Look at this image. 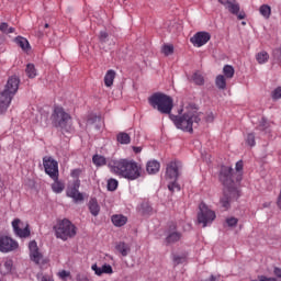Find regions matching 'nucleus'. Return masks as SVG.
Segmentation results:
<instances>
[{
	"instance_id": "nucleus-1",
	"label": "nucleus",
	"mask_w": 281,
	"mask_h": 281,
	"mask_svg": "<svg viewBox=\"0 0 281 281\" xmlns=\"http://www.w3.org/2000/svg\"><path fill=\"white\" fill-rule=\"evenodd\" d=\"M148 103L153 109H157L162 115H169L170 120L173 121V124L180 131L184 133H194V128H198L201 123L202 112H199L196 104L190 103L187 106V113L181 116L170 114L175 108V101L170 95L164 92H155L148 98Z\"/></svg>"
},
{
	"instance_id": "nucleus-2",
	"label": "nucleus",
	"mask_w": 281,
	"mask_h": 281,
	"mask_svg": "<svg viewBox=\"0 0 281 281\" xmlns=\"http://www.w3.org/2000/svg\"><path fill=\"white\" fill-rule=\"evenodd\" d=\"M243 160L236 162V171L234 168L222 166L220 170V181L224 186L223 195L220 199V203L224 210H229L232 203L240 199V191L238 190V183L243 181Z\"/></svg>"
},
{
	"instance_id": "nucleus-3",
	"label": "nucleus",
	"mask_w": 281,
	"mask_h": 281,
	"mask_svg": "<svg viewBox=\"0 0 281 281\" xmlns=\"http://www.w3.org/2000/svg\"><path fill=\"white\" fill-rule=\"evenodd\" d=\"M108 166L111 168L112 172L130 181H135V179L142 177V167L137 166L135 161H128L126 159L111 160Z\"/></svg>"
},
{
	"instance_id": "nucleus-4",
	"label": "nucleus",
	"mask_w": 281,
	"mask_h": 281,
	"mask_svg": "<svg viewBox=\"0 0 281 281\" xmlns=\"http://www.w3.org/2000/svg\"><path fill=\"white\" fill-rule=\"evenodd\" d=\"M20 82L21 80L16 76L8 79L4 90L0 92V113L8 111L10 102H12V99L16 95V91H19Z\"/></svg>"
},
{
	"instance_id": "nucleus-5",
	"label": "nucleus",
	"mask_w": 281,
	"mask_h": 281,
	"mask_svg": "<svg viewBox=\"0 0 281 281\" xmlns=\"http://www.w3.org/2000/svg\"><path fill=\"white\" fill-rule=\"evenodd\" d=\"M50 120L53 126L60 130L61 133H71V115L65 112V109L58 106L55 108Z\"/></svg>"
},
{
	"instance_id": "nucleus-6",
	"label": "nucleus",
	"mask_w": 281,
	"mask_h": 281,
	"mask_svg": "<svg viewBox=\"0 0 281 281\" xmlns=\"http://www.w3.org/2000/svg\"><path fill=\"white\" fill-rule=\"evenodd\" d=\"M55 234L57 238L61 240H68V238H74L76 236V227L71 221L64 218L57 222V225L54 226Z\"/></svg>"
},
{
	"instance_id": "nucleus-7",
	"label": "nucleus",
	"mask_w": 281,
	"mask_h": 281,
	"mask_svg": "<svg viewBox=\"0 0 281 281\" xmlns=\"http://www.w3.org/2000/svg\"><path fill=\"white\" fill-rule=\"evenodd\" d=\"M216 220V213L205 204V202H201L199 204L198 212V224L202 225V227H207V225H212Z\"/></svg>"
},
{
	"instance_id": "nucleus-8",
	"label": "nucleus",
	"mask_w": 281,
	"mask_h": 281,
	"mask_svg": "<svg viewBox=\"0 0 281 281\" xmlns=\"http://www.w3.org/2000/svg\"><path fill=\"white\" fill-rule=\"evenodd\" d=\"M43 166L46 175H48L50 179H58V161L52 156H45L43 158Z\"/></svg>"
},
{
	"instance_id": "nucleus-9",
	"label": "nucleus",
	"mask_w": 281,
	"mask_h": 281,
	"mask_svg": "<svg viewBox=\"0 0 281 281\" xmlns=\"http://www.w3.org/2000/svg\"><path fill=\"white\" fill-rule=\"evenodd\" d=\"M19 249V243L11 237L0 236V251L2 254H8Z\"/></svg>"
},
{
	"instance_id": "nucleus-10",
	"label": "nucleus",
	"mask_w": 281,
	"mask_h": 281,
	"mask_svg": "<svg viewBox=\"0 0 281 281\" xmlns=\"http://www.w3.org/2000/svg\"><path fill=\"white\" fill-rule=\"evenodd\" d=\"M210 38H212V35L205 31H202L192 36L190 41L195 47H203V45H205Z\"/></svg>"
},
{
	"instance_id": "nucleus-11",
	"label": "nucleus",
	"mask_w": 281,
	"mask_h": 281,
	"mask_svg": "<svg viewBox=\"0 0 281 281\" xmlns=\"http://www.w3.org/2000/svg\"><path fill=\"white\" fill-rule=\"evenodd\" d=\"M30 249V258L35 265H41L43 262V254L38 251V245L36 244V240H32L29 244Z\"/></svg>"
},
{
	"instance_id": "nucleus-12",
	"label": "nucleus",
	"mask_w": 281,
	"mask_h": 281,
	"mask_svg": "<svg viewBox=\"0 0 281 281\" xmlns=\"http://www.w3.org/2000/svg\"><path fill=\"white\" fill-rule=\"evenodd\" d=\"M166 177L170 179V181H177L179 179V162H170L167 165Z\"/></svg>"
},
{
	"instance_id": "nucleus-13",
	"label": "nucleus",
	"mask_w": 281,
	"mask_h": 281,
	"mask_svg": "<svg viewBox=\"0 0 281 281\" xmlns=\"http://www.w3.org/2000/svg\"><path fill=\"white\" fill-rule=\"evenodd\" d=\"M21 223V220L19 218H15L13 222H12V227H13V231L15 232L16 236H19L20 238H27L30 236V226H25V228H21L19 227Z\"/></svg>"
},
{
	"instance_id": "nucleus-14",
	"label": "nucleus",
	"mask_w": 281,
	"mask_h": 281,
	"mask_svg": "<svg viewBox=\"0 0 281 281\" xmlns=\"http://www.w3.org/2000/svg\"><path fill=\"white\" fill-rule=\"evenodd\" d=\"M223 7L228 10L232 14H238L240 12V5L236 2V0H217Z\"/></svg>"
},
{
	"instance_id": "nucleus-15",
	"label": "nucleus",
	"mask_w": 281,
	"mask_h": 281,
	"mask_svg": "<svg viewBox=\"0 0 281 281\" xmlns=\"http://www.w3.org/2000/svg\"><path fill=\"white\" fill-rule=\"evenodd\" d=\"M87 126H91L95 131H100V128H102V117L95 114H89L87 120Z\"/></svg>"
},
{
	"instance_id": "nucleus-16",
	"label": "nucleus",
	"mask_w": 281,
	"mask_h": 281,
	"mask_svg": "<svg viewBox=\"0 0 281 281\" xmlns=\"http://www.w3.org/2000/svg\"><path fill=\"white\" fill-rule=\"evenodd\" d=\"M115 249L121 254L122 256L126 257L131 254V245L124 243V241H119L115 244Z\"/></svg>"
},
{
	"instance_id": "nucleus-17",
	"label": "nucleus",
	"mask_w": 281,
	"mask_h": 281,
	"mask_svg": "<svg viewBox=\"0 0 281 281\" xmlns=\"http://www.w3.org/2000/svg\"><path fill=\"white\" fill-rule=\"evenodd\" d=\"M88 207L92 216H98V214H100V204H98V199L95 198L90 199L88 203Z\"/></svg>"
},
{
	"instance_id": "nucleus-18",
	"label": "nucleus",
	"mask_w": 281,
	"mask_h": 281,
	"mask_svg": "<svg viewBox=\"0 0 281 281\" xmlns=\"http://www.w3.org/2000/svg\"><path fill=\"white\" fill-rule=\"evenodd\" d=\"M15 43L19 45V47H21V49H23V52L27 53L32 49V46H30V42L23 36L15 37Z\"/></svg>"
},
{
	"instance_id": "nucleus-19",
	"label": "nucleus",
	"mask_w": 281,
	"mask_h": 281,
	"mask_svg": "<svg viewBox=\"0 0 281 281\" xmlns=\"http://www.w3.org/2000/svg\"><path fill=\"white\" fill-rule=\"evenodd\" d=\"M160 164L157 160H151L147 162L146 170L148 175H157L159 172Z\"/></svg>"
},
{
	"instance_id": "nucleus-20",
	"label": "nucleus",
	"mask_w": 281,
	"mask_h": 281,
	"mask_svg": "<svg viewBox=\"0 0 281 281\" xmlns=\"http://www.w3.org/2000/svg\"><path fill=\"white\" fill-rule=\"evenodd\" d=\"M80 190V180H75L70 187L67 189V196L69 198H76V192Z\"/></svg>"
},
{
	"instance_id": "nucleus-21",
	"label": "nucleus",
	"mask_w": 281,
	"mask_h": 281,
	"mask_svg": "<svg viewBox=\"0 0 281 281\" xmlns=\"http://www.w3.org/2000/svg\"><path fill=\"white\" fill-rule=\"evenodd\" d=\"M215 86L217 87V89H220L221 91H225L227 89V80L225 79V76L223 75H218L215 78Z\"/></svg>"
},
{
	"instance_id": "nucleus-22",
	"label": "nucleus",
	"mask_w": 281,
	"mask_h": 281,
	"mask_svg": "<svg viewBox=\"0 0 281 281\" xmlns=\"http://www.w3.org/2000/svg\"><path fill=\"white\" fill-rule=\"evenodd\" d=\"M115 75H116L115 70L113 69L108 70L104 77L105 87H113V80H115Z\"/></svg>"
},
{
	"instance_id": "nucleus-23",
	"label": "nucleus",
	"mask_w": 281,
	"mask_h": 281,
	"mask_svg": "<svg viewBox=\"0 0 281 281\" xmlns=\"http://www.w3.org/2000/svg\"><path fill=\"white\" fill-rule=\"evenodd\" d=\"M126 216L124 215H113L112 216V223L115 225V227H123V225H126Z\"/></svg>"
},
{
	"instance_id": "nucleus-24",
	"label": "nucleus",
	"mask_w": 281,
	"mask_h": 281,
	"mask_svg": "<svg viewBox=\"0 0 281 281\" xmlns=\"http://www.w3.org/2000/svg\"><path fill=\"white\" fill-rule=\"evenodd\" d=\"M54 183L52 184V190L53 192H55V194H60V192H63V190H65V183L60 182L57 179H53Z\"/></svg>"
},
{
	"instance_id": "nucleus-25",
	"label": "nucleus",
	"mask_w": 281,
	"mask_h": 281,
	"mask_svg": "<svg viewBox=\"0 0 281 281\" xmlns=\"http://www.w3.org/2000/svg\"><path fill=\"white\" fill-rule=\"evenodd\" d=\"M181 240V233L179 232H173L169 234L166 238L167 245H172V243H179Z\"/></svg>"
},
{
	"instance_id": "nucleus-26",
	"label": "nucleus",
	"mask_w": 281,
	"mask_h": 281,
	"mask_svg": "<svg viewBox=\"0 0 281 281\" xmlns=\"http://www.w3.org/2000/svg\"><path fill=\"white\" fill-rule=\"evenodd\" d=\"M100 48L106 49V43H109V33L101 31L99 34Z\"/></svg>"
},
{
	"instance_id": "nucleus-27",
	"label": "nucleus",
	"mask_w": 281,
	"mask_h": 281,
	"mask_svg": "<svg viewBox=\"0 0 281 281\" xmlns=\"http://www.w3.org/2000/svg\"><path fill=\"white\" fill-rule=\"evenodd\" d=\"M36 122L45 126L47 124V120H49V113L45 111H40V114L35 117Z\"/></svg>"
},
{
	"instance_id": "nucleus-28",
	"label": "nucleus",
	"mask_w": 281,
	"mask_h": 281,
	"mask_svg": "<svg viewBox=\"0 0 281 281\" xmlns=\"http://www.w3.org/2000/svg\"><path fill=\"white\" fill-rule=\"evenodd\" d=\"M256 60L259 65H265V63L269 61V53L262 50L256 55Z\"/></svg>"
},
{
	"instance_id": "nucleus-29",
	"label": "nucleus",
	"mask_w": 281,
	"mask_h": 281,
	"mask_svg": "<svg viewBox=\"0 0 281 281\" xmlns=\"http://www.w3.org/2000/svg\"><path fill=\"white\" fill-rule=\"evenodd\" d=\"M116 139L121 144H131V136L126 132L119 133Z\"/></svg>"
},
{
	"instance_id": "nucleus-30",
	"label": "nucleus",
	"mask_w": 281,
	"mask_h": 281,
	"mask_svg": "<svg viewBox=\"0 0 281 281\" xmlns=\"http://www.w3.org/2000/svg\"><path fill=\"white\" fill-rule=\"evenodd\" d=\"M223 74L225 78H228V79L234 78V74H235L234 66L225 65L223 68Z\"/></svg>"
},
{
	"instance_id": "nucleus-31",
	"label": "nucleus",
	"mask_w": 281,
	"mask_h": 281,
	"mask_svg": "<svg viewBox=\"0 0 281 281\" xmlns=\"http://www.w3.org/2000/svg\"><path fill=\"white\" fill-rule=\"evenodd\" d=\"M192 80H193L194 85H198L200 87L205 85V79L203 78V75H201V72H199V71L193 74Z\"/></svg>"
},
{
	"instance_id": "nucleus-32",
	"label": "nucleus",
	"mask_w": 281,
	"mask_h": 281,
	"mask_svg": "<svg viewBox=\"0 0 281 281\" xmlns=\"http://www.w3.org/2000/svg\"><path fill=\"white\" fill-rule=\"evenodd\" d=\"M259 12L261 15H263L265 19H269L271 16V7L268 4H262L259 8Z\"/></svg>"
},
{
	"instance_id": "nucleus-33",
	"label": "nucleus",
	"mask_w": 281,
	"mask_h": 281,
	"mask_svg": "<svg viewBox=\"0 0 281 281\" xmlns=\"http://www.w3.org/2000/svg\"><path fill=\"white\" fill-rule=\"evenodd\" d=\"M186 258H188V254L183 252L181 255H173V265L177 267V265H183L186 262Z\"/></svg>"
},
{
	"instance_id": "nucleus-34",
	"label": "nucleus",
	"mask_w": 281,
	"mask_h": 281,
	"mask_svg": "<svg viewBox=\"0 0 281 281\" xmlns=\"http://www.w3.org/2000/svg\"><path fill=\"white\" fill-rule=\"evenodd\" d=\"M161 53L166 56H172L175 54V46L172 44H165L161 47Z\"/></svg>"
},
{
	"instance_id": "nucleus-35",
	"label": "nucleus",
	"mask_w": 281,
	"mask_h": 281,
	"mask_svg": "<svg viewBox=\"0 0 281 281\" xmlns=\"http://www.w3.org/2000/svg\"><path fill=\"white\" fill-rule=\"evenodd\" d=\"M92 161L94 164V166H106V158H104V156H100V155H94L92 157Z\"/></svg>"
},
{
	"instance_id": "nucleus-36",
	"label": "nucleus",
	"mask_w": 281,
	"mask_h": 281,
	"mask_svg": "<svg viewBox=\"0 0 281 281\" xmlns=\"http://www.w3.org/2000/svg\"><path fill=\"white\" fill-rule=\"evenodd\" d=\"M25 71L29 78H36V67L34 64H27Z\"/></svg>"
},
{
	"instance_id": "nucleus-37",
	"label": "nucleus",
	"mask_w": 281,
	"mask_h": 281,
	"mask_svg": "<svg viewBox=\"0 0 281 281\" xmlns=\"http://www.w3.org/2000/svg\"><path fill=\"white\" fill-rule=\"evenodd\" d=\"M14 27H9L8 23L2 22L0 24V32H2V34H14Z\"/></svg>"
},
{
	"instance_id": "nucleus-38",
	"label": "nucleus",
	"mask_w": 281,
	"mask_h": 281,
	"mask_svg": "<svg viewBox=\"0 0 281 281\" xmlns=\"http://www.w3.org/2000/svg\"><path fill=\"white\" fill-rule=\"evenodd\" d=\"M246 144L250 147L256 146V134L249 133L246 137Z\"/></svg>"
},
{
	"instance_id": "nucleus-39",
	"label": "nucleus",
	"mask_w": 281,
	"mask_h": 281,
	"mask_svg": "<svg viewBox=\"0 0 281 281\" xmlns=\"http://www.w3.org/2000/svg\"><path fill=\"white\" fill-rule=\"evenodd\" d=\"M108 190L110 192H115V190H117V180L115 179L108 180Z\"/></svg>"
},
{
	"instance_id": "nucleus-40",
	"label": "nucleus",
	"mask_w": 281,
	"mask_h": 281,
	"mask_svg": "<svg viewBox=\"0 0 281 281\" xmlns=\"http://www.w3.org/2000/svg\"><path fill=\"white\" fill-rule=\"evenodd\" d=\"M168 190L170 192H179V190H181V187L177 184V180H171V183L168 184Z\"/></svg>"
},
{
	"instance_id": "nucleus-41",
	"label": "nucleus",
	"mask_w": 281,
	"mask_h": 281,
	"mask_svg": "<svg viewBox=\"0 0 281 281\" xmlns=\"http://www.w3.org/2000/svg\"><path fill=\"white\" fill-rule=\"evenodd\" d=\"M269 126H270L269 121H267L266 117H262L260 123H259L258 130L259 131H267V128H269Z\"/></svg>"
},
{
	"instance_id": "nucleus-42",
	"label": "nucleus",
	"mask_w": 281,
	"mask_h": 281,
	"mask_svg": "<svg viewBox=\"0 0 281 281\" xmlns=\"http://www.w3.org/2000/svg\"><path fill=\"white\" fill-rule=\"evenodd\" d=\"M272 56L277 63H281V46L272 52Z\"/></svg>"
},
{
	"instance_id": "nucleus-43",
	"label": "nucleus",
	"mask_w": 281,
	"mask_h": 281,
	"mask_svg": "<svg viewBox=\"0 0 281 281\" xmlns=\"http://www.w3.org/2000/svg\"><path fill=\"white\" fill-rule=\"evenodd\" d=\"M272 100H280L281 99V87L274 89L271 93Z\"/></svg>"
},
{
	"instance_id": "nucleus-44",
	"label": "nucleus",
	"mask_w": 281,
	"mask_h": 281,
	"mask_svg": "<svg viewBox=\"0 0 281 281\" xmlns=\"http://www.w3.org/2000/svg\"><path fill=\"white\" fill-rule=\"evenodd\" d=\"M101 272H102V273L111 274V273H113V267H111V265H109V263H104V265L101 267Z\"/></svg>"
},
{
	"instance_id": "nucleus-45",
	"label": "nucleus",
	"mask_w": 281,
	"mask_h": 281,
	"mask_svg": "<svg viewBox=\"0 0 281 281\" xmlns=\"http://www.w3.org/2000/svg\"><path fill=\"white\" fill-rule=\"evenodd\" d=\"M75 203H80L82 201H85V195L82 193H80V191L75 192V198H71Z\"/></svg>"
},
{
	"instance_id": "nucleus-46",
	"label": "nucleus",
	"mask_w": 281,
	"mask_h": 281,
	"mask_svg": "<svg viewBox=\"0 0 281 281\" xmlns=\"http://www.w3.org/2000/svg\"><path fill=\"white\" fill-rule=\"evenodd\" d=\"M226 224L228 225V227H236V225H238V218L229 217L226 220Z\"/></svg>"
},
{
	"instance_id": "nucleus-47",
	"label": "nucleus",
	"mask_w": 281,
	"mask_h": 281,
	"mask_svg": "<svg viewBox=\"0 0 281 281\" xmlns=\"http://www.w3.org/2000/svg\"><path fill=\"white\" fill-rule=\"evenodd\" d=\"M5 271L3 273H10L12 271V260H7L4 262Z\"/></svg>"
},
{
	"instance_id": "nucleus-48",
	"label": "nucleus",
	"mask_w": 281,
	"mask_h": 281,
	"mask_svg": "<svg viewBox=\"0 0 281 281\" xmlns=\"http://www.w3.org/2000/svg\"><path fill=\"white\" fill-rule=\"evenodd\" d=\"M92 271H94L95 276H102V268L98 267V263L92 265Z\"/></svg>"
},
{
	"instance_id": "nucleus-49",
	"label": "nucleus",
	"mask_w": 281,
	"mask_h": 281,
	"mask_svg": "<svg viewBox=\"0 0 281 281\" xmlns=\"http://www.w3.org/2000/svg\"><path fill=\"white\" fill-rule=\"evenodd\" d=\"M59 278H61V280H65V278H69V271H66V270H61L59 273H58Z\"/></svg>"
},
{
	"instance_id": "nucleus-50",
	"label": "nucleus",
	"mask_w": 281,
	"mask_h": 281,
	"mask_svg": "<svg viewBox=\"0 0 281 281\" xmlns=\"http://www.w3.org/2000/svg\"><path fill=\"white\" fill-rule=\"evenodd\" d=\"M76 280L77 281H89V279L85 274H77Z\"/></svg>"
},
{
	"instance_id": "nucleus-51",
	"label": "nucleus",
	"mask_w": 281,
	"mask_h": 281,
	"mask_svg": "<svg viewBox=\"0 0 281 281\" xmlns=\"http://www.w3.org/2000/svg\"><path fill=\"white\" fill-rule=\"evenodd\" d=\"M205 122H214V113H209L205 117Z\"/></svg>"
},
{
	"instance_id": "nucleus-52",
	"label": "nucleus",
	"mask_w": 281,
	"mask_h": 281,
	"mask_svg": "<svg viewBox=\"0 0 281 281\" xmlns=\"http://www.w3.org/2000/svg\"><path fill=\"white\" fill-rule=\"evenodd\" d=\"M71 177H80V169H75L71 171Z\"/></svg>"
},
{
	"instance_id": "nucleus-53",
	"label": "nucleus",
	"mask_w": 281,
	"mask_h": 281,
	"mask_svg": "<svg viewBox=\"0 0 281 281\" xmlns=\"http://www.w3.org/2000/svg\"><path fill=\"white\" fill-rule=\"evenodd\" d=\"M133 150H134V153L139 154V153H142V147L133 146Z\"/></svg>"
},
{
	"instance_id": "nucleus-54",
	"label": "nucleus",
	"mask_w": 281,
	"mask_h": 281,
	"mask_svg": "<svg viewBox=\"0 0 281 281\" xmlns=\"http://www.w3.org/2000/svg\"><path fill=\"white\" fill-rule=\"evenodd\" d=\"M43 36H45V33H43V31H38L37 32V37L43 38Z\"/></svg>"
},
{
	"instance_id": "nucleus-55",
	"label": "nucleus",
	"mask_w": 281,
	"mask_h": 281,
	"mask_svg": "<svg viewBox=\"0 0 281 281\" xmlns=\"http://www.w3.org/2000/svg\"><path fill=\"white\" fill-rule=\"evenodd\" d=\"M237 18L239 19V21H243V19H245V13L237 14Z\"/></svg>"
},
{
	"instance_id": "nucleus-56",
	"label": "nucleus",
	"mask_w": 281,
	"mask_h": 281,
	"mask_svg": "<svg viewBox=\"0 0 281 281\" xmlns=\"http://www.w3.org/2000/svg\"><path fill=\"white\" fill-rule=\"evenodd\" d=\"M262 207H271V202H265V203L262 204Z\"/></svg>"
},
{
	"instance_id": "nucleus-57",
	"label": "nucleus",
	"mask_w": 281,
	"mask_h": 281,
	"mask_svg": "<svg viewBox=\"0 0 281 281\" xmlns=\"http://www.w3.org/2000/svg\"><path fill=\"white\" fill-rule=\"evenodd\" d=\"M217 278H221V276L218 277H214L213 274L211 276V279L209 281H216Z\"/></svg>"
},
{
	"instance_id": "nucleus-58",
	"label": "nucleus",
	"mask_w": 281,
	"mask_h": 281,
	"mask_svg": "<svg viewBox=\"0 0 281 281\" xmlns=\"http://www.w3.org/2000/svg\"><path fill=\"white\" fill-rule=\"evenodd\" d=\"M44 27H45V30H47V27H49V24L46 23V24L44 25Z\"/></svg>"
},
{
	"instance_id": "nucleus-59",
	"label": "nucleus",
	"mask_w": 281,
	"mask_h": 281,
	"mask_svg": "<svg viewBox=\"0 0 281 281\" xmlns=\"http://www.w3.org/2000/svg\"><path fill=\"white\" fill-rule=\"evenodd\" d=\"M150 210H151L150 206H147V212H150Z\"/></svg>"
},
{
	"instance_id": "nucleus-60",
	"label": "nucleus",
	"mask_w": 281,
	"mask_h": 281,
	"mask_svg": "<svg viewBox=\"0 0 281 281\" xmlns=\"http://www.w3.org/2000/svg\"><path fill=\"white\" fill-rule=\"evenodd\" d=\"M0 273H1V265H0Z\"/></svg>"
}]
</instances>
